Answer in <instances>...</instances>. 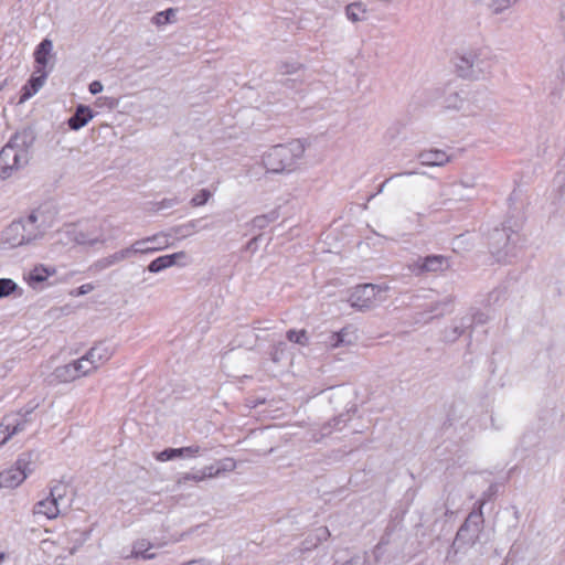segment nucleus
Masks as SVG:
<instances>
[{"label": "nucleus", "mask_w": 565, "mask_h": 565, "mask_svg": "<svg viewBox=\"0 0 565 565\" xmlns=\"http://www.w3.org/2000/svg\"><path fill=\"white\" fill-rule=\"evenodd\" d=\"M34 134L29 129L17 131L0 150V178L9 179L23 169L30 160Z\"/></svg>", "instance_id": "obj_1"}, {"label": "nucleus", "mask_w": 565, "mask_h": 565, "mask_svg": "<svg viewBox=\"0 0 565 565\" xmlns=\"http://www.w3.org/2000/svg\"><path fill=\"white\" fill-rule=\"evenodd\" d=\"M305 153V145L295 139L287 143L273 146L263 154V164L271 173H290L299 164Z\"/></svg>", "instance_id": "obj_2"}, {"label": "nucleus", "mask_w": 565, "mask_h": 565, "mask_svg": "<svg viewBox=\"0 0 565 565\" xmlns=\"http://www.w3.org/2000/svg\"><path fill=\"white\" fill-rule=\"evenodd\" d=\"M455 67L460 77L477 81L490 75L492 60L481 50H467L456 55Z\"/></svg>", "instance_id": "obj_3"}, {"label": "nucleus", "mask_w": 565, "mask_h": 565, "mask_svg": "<svg viewBox=\"0 0 565 565\" xmlns=\"http://www.w3.org/2000/svg\"><path fill=\"white\" fill-rule=\"evenodd\" d=\"M482 524L483 515L480 507L478 511L470 512L463 524L459 527L447 557L449 558L452 554L466 552L473 546L479 540Z\"/></svg>", "instance_id": "obj_4"}, {"label": "nucleus", "mask_w": 565, "mask_h": 565, "mask_svg": "<svg viewBox=\"0 0 565 565\" xmlns=\"http://www.w3.org/2000/svg\"><path fill=\"white\" fill-rule=\"evenodd\" d=\"M519 234L510 226L503 224L501 228L495 227L489 234V249L497 262H508L516 256V243Z\"/></svg>", "instance_id": "obj_5"}, {"label": "nucleus", "mask_w": 565, "mask_h": 565, "mask_svg": "<svg viewBox=\"0 0 565 565\" xmlns=\"http://www.w3.org/2000/svg\"><path fill=\"white\" fill-rule=\"evenodd\" d=\"M34 470L32 455L21 454L14 465L0 473V488L19 487Z\"/></svg>", "instance_id": "obj_6"}, {"label": "nucleus", "mask_w": 565, "mask_h": 565, "mask_svg": "<svg viewBox=\"0 0 565 565\" xmlns=\"http://www.w3.org/2000/svg\"><path fill=\"white\" fill-rule=\"evenodd\" d=\"M387 290L386 287L374 284H363L353 288L349 302L353 308L359 310H366L375 307L379 302L383 301V294Z\"/></svg>", "instance_id": "obj_7"}, {"label": "nucleus", "mask_w": 565, "mask_h": 565, "mask_svg": "<svg viewBox=\"0 0 565 565\" xmlns=\"http://www.w3.org/2000/svg\"><path fill=\"white\" fill-rule=\"evenodd\" d=\"M23 224V235L28 244L41 238L52 226V217L42 209L32 211L26 217L17 220Z\"/></svg>", "instance_id": "obj_8"}, {"label": "nucleus", "mask_w": 565, "mask_h": 565, "mask_svg": "<svg viewBox=\"0 0 565 565\" xmlns=\"http://www.w3.org/2000/svg\"><path fill=\"white\" fill-rule=\"evenodd\" d=\"M67 487L60 482L50 489V494L35 503L33 514L35 516H44L47 520H53L61 513V504L66 495Z\"/></svg>", "instance_id": "obj_9"}, {"label": "nucleus", "mask_w": 565, "mask_h": 565, "mask_svg": "<svg viewBox=\"0 0 565 565\" xmlns=\"http://www.w3.org/2000/svg\"><path fill=\"white\" fill-rule=\"evenodd\" d=\"M450 267L449 259L443 255H429L426 257H418L408 268L415 276H420L425 273L444 271Z\"/></svg>", "instance_id": "obj_10"}, {"label": "nucleus", "mask_w": 565, "mask_h": 565, "mask_svg": "<svg viewBox=\"0 0 565 565\" xmlns=\"http://www.w3.org/2000/svg\"><path fill=\"white\" fill-rule=\"evenodd\" d=\"M36 406L38 405H28L18 412H12L3 416L13 436L24 431L30 426L33 422L32 414Z\"/></svg>", "instance_id": "obj_11"}, {"label": "nucleus", "mask_w": 565, "mask_h": 565, "mask_svg": "<svg viewBox=\"0 0 565 565\" xmlns=\"http://www.w3.org/2000/svg\"><path fill=\"white\" fill-rule=\"evenodd\" d=\"M207 448H203L200 445L193 444L186 447L181 448H166L164 450L158 452L156 455V459L158 461H169L175 458L182 459H194L201 456L203 452H206Z\"/></svg>", "instance_id": "obj_12"}, {"label": "nucleus", "mask_w": 565, "mask_h": 565, "mask_svg": "<svg viewBox=\"0 0 565 565\" xmlns=\"http://www.w3.org/2000/svg\"><path fill=\"white\" fill-rule=\"evenodd\" d=\"M73 241L77 245L95 247L96 245H105L108 238L105 236L102 226H95L87 230H74Z\"/></svg>", "instance_id": "obj_13"}, {"label": "nucleus", "mask_w": 565, "mask_h": 565, "mask_svg": "<svg viewBox=\"0 0 565 565\" xmlns=\"http://www.w3.org/2000/svg\"><path fill=\"white\" fill-rule=\"evenodd\" d=\"M420 164L427 167H444L450 162L452 157L441 149H425L417 154Z\"/></svg>", "instance_id": "obj_14"}, {"label": "nucleus", "mask_w": 565, "mask_h": 565, "mask_svg": "<svg viewBox=\"0 0 565 565\" xmlns=\"http://www.w3.org/2000/svg\"><path fill=\"white\" fill-rule=\"evenodd\" d=\"M2 242L10 248H15L22 245H28L25 236L23 235V224L13 221L2 233Z\"/></svg>", "instance_id": "obj_15"}, {"label": "nucleus", "mask_w": 565, "mask_h": 565, "mask_svg": "<svg viewBox=\"0 0 565 565\" xmlns=\"http://www.w3.org/2000/svg\"><path fill=\"white\" fill-rule=\"evenodd\" d=\"M162 543H152L147 539H139L132 543V550L129 554L122 555L124 558H141V559H152L156 557L154 553H149V551L153 547H162Z\"/></svg>", "instance_id": "obj_16"}, {"label": "nucleus", "mask_w": 565, "mask_h": 565, "mask_svg": "<svg viewBox=\"0 0 565 565\" xmlns=\"http://www.w3.org/2000/svg\"><path fill=\"white\" fill-rule=\"evenodd\" d=\"M49 72L43 67H35L34 73L30 77L28 84L23 87V93L21 95V102H24L32 97L34 94L39 92V89L44 85L47 78Z\"/></svg>", "instance_id": "obj_17"}, {"label": "nucleus", "mask_w": 565, "mask_h": 565, "mask_svg": "<svg viewBox=\"0 0 565 565\" xmlns=\"http://www.w3.org/2000/svg\"><path fill=\"white\" fill-rule=\"evenodd\" d=\"M115 347L106 341L99 342L87 351V355L96 369L107 362L114 354Z\"/></svg>", "instance_id": "obj_18"}, {"label": "nucleus", "mask_w": 565, "mask_h": 565, "mask_svg": "<svg viewBox=\"0 0 565 565\" xmlns=\"http://www.w3.org/2000/svg\"><path fill=\"white\" fill-rule=\"evenodd\" d=\"M136 244H142V246L140 247V248H142L141 255H147V254H153L156 252L167 248L169 245V242H168L167 235H164L162 233H158V234H154L151 236H147V237L137 239Z\"/></svg>", "instance_id": "obj_19"}, {"label": "nucleus", "mask_w": 565, "mask_h": 565, "mask_svg": "<svg viewBox=\"0 0 565 565\" xmlns=\"http://www.w3.org/2000/svg\"><path fill=\"white\" fill-rule=\"evenodd\" d=\"M93 111L88 106L78 105L75 113L68 118L67 125L72 130H79L93 118Z\"/></svg>", "instance_id": "obj_20"}, {"label": "nucleus", "mask_w": 565, "mask_h": 565, "mask_svg": "<svg viewBox=\"0 0 565 565\" xmlns=\"http://www.w3.org/2000/svg\"><path fill=\"white\" fill-rule=\"evenodd\" d=\"M56 273L55 268L43 265L35 266L26 276V281L32 288L44 282L50 276Z\"/></svg>", "instance_id": "obj_21"}, {"label": "nucleus", "mask_w": 565, "mask_h": 565, "mask_svg": "<svg viewBox=\"0 0 565 565\" xmlns=\"http://www.w3.org/2000/svg\"><path fill=\"white\" fill-rule=\"evenodd\" d=\"M53 50V42L50 39H44L34 51L35 67L46 68L49 56Z\"/></svg>", "instance_id": "obj_22"}, {"label": "nucleus", "mask_w": 565, "mask_h": 565, "mask_svg": "<svg viewBox=\"0 0 565 565\" xmlns=\"http://www.w3.org/2000/svg\"><path fill=\"white\" fill-rule=\"evenodd\" d=\"M52 376L55 381L60 383H70L78 379L72 362L65 365L57 366L53 371Z\"/></svg>", "instance_id": "obj_23"}, {"label": "nucleus", "mask_w": 565, "mask_h": 565, "mask_svg": "<svg viewBox=\"0 0 565 565\" xmlns=\"http://www.w3.org/2000/svg\"><path fill=\"white\" fill-rule=\"evenodd\" d=\"M445 107L447 109L461 110L466 115L476 114L475 110L469 109L468 103L458 93L450 94L445 98Z\"/></svg>", "instance_id": "obj_24"}, {"label": "nucleus", "mask_w": 565, "mask_h": 565, "mask_svg": "<svg viewBox=\"0 0 565 565\" xmlns=\"http://www.w3.org/2000/svg\"><path fill=\"white\" fill-rule=\"evenodd\" d=\"M142 244H136V241L131 243L129 246L120 248L113 253L115 262L118 264L129 260L137 255H141L142 248H140Z\"/></svg>", "instance_id": "obj_25"}, {"label": "nucleus", "mask_w": 565, "mask_h": 565, "mask_svg": "<svg viewBox=\"0 0 565 565\" xmlns=\"http://www.w3.org/2000/svg\"><path fill=\"white\" fill-rule=\"evenodd\" d=\"M366 14V7L362 2H353L345 7V15L353 23L365 21Z\"/></svg>", "instance_id": "obj_26"}, {"label": "nucleus", "mask_w": 565, "mask_h": 565, "mask_svg": "<svg viewBox=\"0 0 565 565\" xmlns=\"http://www.w3.org/2000/svg\"><path fill=\"white\" fill-rule=\"evenodd\" d=\"M72 364L75 367V372L77 373L78 379L82 376H86L97 370L96 364L92 363L87 354L83 355L77 360L72 361Z\"/></svg>", "instance_id": "obj_27"}, {"label": "nucleus", "mask_w": 565, "mask_h": 565, "mask_svg": "<svg viewBox=\"0 0 565 565\" xmlns=\"http://www.w3.org/2000/svg\"><path fill=\"white\" fill-rule=\"evenodd\" d=\"M466 320H470V318H461L459 323H456L444 331V339L447 342L456 341L461 334H463L465 330L468 329V324Z\"/></svg>", "instance_id": "obj_28"}, {"label": "nucleus", "mask_w": 565, "mask_h": 565, "mask_svg": "<svg viewBox=\"0 0 565 565\" xmlns=\"http://www.w3.org/2000/svg\"><path fill=\"white\" fill-rule=\"evenodd\" d=\"M115 265H117V263L115 262L114 255L109 254L105 257L98 258L95 262H93L88 267V271L90 274H98Z\"/></svg>", "instance_id": "obj_29"}, {"label": "nucleus", "mask_w": 565, "mask_h": 565, "mask_svg": "<svg viewBox=\"0 0 565 565\" xmlns=\"http://www.w3.org/2000/svg\"><path fill=\"white\" fill-rule=\"evenodd\" d=\"M520 0H489L487 2V8L492 14L499 15L516 4Z\"/></svg>", "instance_id": "obj_30"}, {"label": "nucleus", "mask_w": 565, "mask_h": 565, "mask_svg": "<svg viewBox=\"0 0 565 565\" xmlns=\"http://www.w3.org/2000/svg\"><path fill=\"white\" fill-rule=\"evenodd\" d=\"M175 14H177V9H173V8H169L167 10L157 12L152 17V23L156 24L157 26H162L168 23H172L174 21Z\"/></svg>", "instance_id": "obj_31"}, {"label": "nucleus", "mask_w": 565, "mask_h": 565, "mask_svg": "<svg viewBox=\"0 0 565 565\" xmlns=\"http://www.w3.org/2000/svg\"><path fill=\"white\" fill-rule=\"evenodd\" d=\"M279 217L277 211H270L267 214L257 215L253 218L252 223L255 228L263 230L270 223L275 222Z\"/></svg>", "instance_id": "obj_32"}, {"label": "nucleus", "mask_w": 565, "mask_h": 565, "mask_svg": "<svg viewBox=\"0 0 565 565\" xmlns=\"http://www.w3.org/2000/svg\"><path fill=\"white\" fill-rule=\"evenodd\" d=\"M170 262H171V259L168 258L167 255H162V256H159L156 259L151 260L149 263L147 269H148V271H150L152 274H158L167 268H170L171 267Z\"/></svg>", "instance_id": "obj_33"}, {"label": "nucleus", "mask_w": 565, "mask_h": 565, "mask_svg": "<svg viewBox=\"0 0 565 565\" xmlns=\"http://www.w3.org/2000/svg\"><path fill=\"white\" fill-rule=\"evenodd\" d=\"M463 318H470V320H466V323L468 324V328H471L472 326L487 323L490 320V315L481 310H475Z\"/></svg>", "instance_id": "obj_34"}, {"label": "nucleus", "mask_w": 565, "mask_h": 565, "mask_svg": "<svg viewBox=\"0 0 565 565\" xmlns=\"http://www.w3.org/2000/svg\"><path fill=\"white\" fill-rule=\"evenodd\" d=\"M286 337L290 342L300 344L302 347L308 345L309 343V338L306 330H288Z\"/></svg>", "instance_id": "obj_35"}, {"label": "nucleus", "mask_w": 565, "mask_h": 565, "mask_svg": "<svg viewBox=\"0 0 565 565\" xmlns=\"http://www.w3.org/2000/svg\"><path fill=\"white\" fill-rule=\"evenodd\" d=\"M344 333L339 332H332L328 335V339L324 341V343L332 349L342 347V345H350V339H343Z\"/></svg>", "instance_id": "obj_36"}, {"label": "nucleus", "mask_w": 565, "mask_h": 565, "mask_svg": "<svg viewBox=\"0 0 565 565\" xmlns=\"http://www.w3.org/2000/svg\"><path fill=\"white\" fill-rule=\"evenodd\" d=\"M286 352H287V343L280 341L273 345L271 351H270V360L274 363H279L285 359Z\"/></svg>", "instance_id": "obj_37"}, {"label": "nucleus", "mask_w": 565, "mask_h": 565, "mask_svg": "<svg viewBox=\"0 0 565 565\" xmlns=\"http://www.w3.org/2000/svg\"><path fill=\"white\" fill-rule=\"evenodd\" d=\"M19 289L17 282L10 278H0V299L10 296Z\"/></svg>", "instance_id": "obj_38"}, {"label": "nucleus", "mask_w": 565, "mask_h": 565, "mask_svg": "<svg viewBox=\"0 0 565 565\" xmlns=\"http://www.w3.org/2000/svg\"><path fill=\"white\" fill-rule=\"evenodd\" d=\"M334 565H372L367 553H359L344 562H335Z\"/></svg>", "instance_id": "obj_39"}, {"label": "nucleus", "mask_w": 565, "mask_h": 565, "mask_svg": "<svg viewBox=\"0 0 565 565\" xmlns=\"http://www.w3.org/2000/svg\"><path fill=\"white\" fill-rule=\"evenodd\" d=\"M213 193L209 189H202L199 191L198 194H195L191 201L190 204L194 207L203 206L207 203V201L212 198Z\"/></svg>", "instance_id": "obj_40"}, {"label": "nucleus", "mask_w": 565, "mask_h": 565, "mask_svg": "<svg viewBox=\"0 0 565 565\" xmlns=\"http://www.w3.org/2000/svg\"><path fill=\"white\" fill-rule=\"evenodd\" d=\"M503 296L504 291L502 289H493L488 294L487 299L483 301L484 307L491 308L499 305Z\"/></svg>", "instance_id": "obj_41"}, {"label": "nucleus", "mask_w": 565, "mask_h": 565, "mask_svg": "<svg viewBox=\"0 0 565 565\" xmlns=\"http://www.w3.org/2000/svg\"><path fill=\"white\" fill-rule=\"evenodd\" d=\"M202 218L191 220L185 223L182 228L184 230L185 235H192L199 231L207 230V225H201Z\"/></svg>", "instance_id": "obj_42"}, {"label": "nucleus", "mask_w": 565, "mask_h": 565, "mask_svg": "<svg viewBox=\"0 0 565 565\" xmlns=\"http://www.w3.org/2000/svg\"><path fill=\"white\" fill-rule=\"evenodd\" d=\"M171 259V267L174 265L186 266L190 263V257L183 250L167 255Z\"/></svg>", "instance_id": "obj_43"}, {"label": "nucleus", "mask_w": 565, "mask_h": 565, "mask_svg": "<svg viewBox=\"0 0 565 565\" xmlns=\"http://www.w3.org/2000/svg\"><path fill=\"white\" fill-rule=\"evenodd\" d=\"M12 436L8 424L2 417L0 422V446L4 445Z\"/></svg>", "instance_id": "obj_44"}, {"label": "nucleus", "mask_w": 565, "mask_h": 565, "mask_svg": "<svg viewBox=\"0 0 565 565\" xmlns=\"http://www.w3.org/2000/svg\"><path fill=\"white\" fill-rule=\"evenodd\" d=\"M188 481H195V482L203 481L201 470L195 471V472H186V473L182 475L179 478L178 483L181 484V483H185Z\"/></svg>", "instance_id": "obj_45"}, {"label": "nucleus", "mask_w": 565, "mask_h": 565, "mask_svg": "<svg viewBox=\"0 0 565 565\" xmlns=\"http://www.w3.org/2000/svg\"><path fill=\"white\" fill-rule=\"evenodd\" d=\"M330 536V532L327 526H319L315 530L316 542L312 544L316 546L318 543L326 541Z\"/></svg>", "instance_id": "obj_46"}, {"label": "nucleus", "mask_w": 565, "mask_h": 565, "mask_svg": "<svg viewBox=\"0 0 565 565\" xmlns=\"http://www.w3.org/2000/svg\"><path fill=\"white\" fill-rule=\"evenodd\" d=\"M236 468V462L233 458H225L220 461V466L217 467L221 470V473L226 471H233Z\"/></svg>", "instance_id": "obj_47"}, {"label": "nucleus", "mask_w": 565, "mask_h": 565, "mask_svg": "<svg viewBox=\"0 0 565 565\" xmlns=\"http://www.w3.org/2000/svg\"><path fill=\"white\" fill-rule=\"evenodd\" d=\"M94 288H95V286L90 282L84 284V285L79 286L78 288L72 290L71 296H74V297L84 296V295L93 291Z\"/></svg>", "instance_id": "obj_48"}, {"label": "nucleus", "mask_w": 565, "mask_h": 565, "mask_svg": "<svg viewBox=\"0 0 565 565\" xmlns=\"http://www.w3.org/2000/svg\"><path fill=\"white\" fill-rule=\"evenodd\" d=\"M415 173H416L415 171H405V172H402V173H397V174L392 175L391 178L386 179L382 184H380V186H379L377 191H376L374 194L370 195V198H369V200H367V201H371V200H372L373 198H375L377 194L382 193V192H383V190H384V188H385V185H386V184L388 183V181H390L391 179H393L394 177H399V175H412V174H415Z\"/></svg>", "instance_id": "obj_49"}, {"label": "nucleus", "mask_w": 565, "mask_h": 565, "mask_svg": "<svg viewBox=\"0 0 565 565\" xmlns=\"http://www.w3.org/2000/svg\"><path fill=\"white\" fill-rule=\"evenodd\" d=\"M203 480L206 478H215L221 475V470L217 469V467L214 466H206L201 470Z\"/></svg>", "instance_id": "obj_50"}, {"label": "nucleus", "mask_w": 565, "mask_h": 565, "mask_svg": "<svg viewBox=\"0 0 565 565\" xmlns=\"http://www.w3.org/2000/svg\"><path fill=\"white\" fill-rule=\"evenodd\" d=\"M339 333H345L343 334V339H350V345L356 341L355 330L352 327H344L339 331Z\"/></svg>", "instance_id": "obj_51"}, {"label": "nucleus", "mask_w": 565, "mask_h": 565, "mask_svg": "<svg viewBox=\"0 0 565 565\" xmlns=\"http://www.w3.org/2000/svg\"><path fill=\"white\" fill-rule=\"evenodd\" d=\"M88 90L93 95H97L103 90V84L99 81H93L89 86Z\"/></svg>", "instance_id": "obj_52"}, {"label": "nucleus", "mask_w": 565, "mask_h": 565, "mask_svg": "<svg viewBox=\"0 0 565 565\" xmlns=\"http://www.w3.org/2000/svg\"><path fill=\"white\" fill-rule=\"evenodd\" d=\"M300 67L299 64L292 63V64H284L281 65V72L284 74H294L298 68Z\"/></svg>", "instance_id": "obj_53"}, {"label": "nucleus", "mask_w": 565, "mask_h": 565, "mask_svg": "<svg viewBox=\"0 0 565 565\" xmlns=\"http://www.w3.org/2000/svg\"><path fill=\"white\" fill-rule=\"evenodd\" d=\"M345 420H347V419H345V415H340V416H338V417H335V418L333 419L332 427H333L334 429L340 430V429L342 428V425H344V424H345Z\"/></svg>", "instance_id": "obj_54"}, {"label": "nucleus", "mask_w": 565, "mask_h": 565, "mask_svg": "<svg viewBox=\"0 0 565 565\" xmlns=\"http://www.w3.org/2000/svg\"><path fill=\"white\" fill-rule=\"evenodd\" d=\"M183 565H211V564L206 559L200 558V559L190 561L188 563H184Z\"/></svg>", "instance_id": "obj_55"}, {"label": "nucleus", "mask_w": 565, "mask_h": 565, "mask_svg": "<svg viewBox=\"0 0 565 565\" xmlns=\"http://www.w3.org/2000/svg\"><path fill=\"white\" fill-rule=\"evenodd\" d=\"M177 203H178V201H177V200H164V201H162V203H161V204H162L163 206L170 207V206H172V205H174V204H177Z\"/></svg>", "instance_id": "obj_56"}, {"label": "nucleus", "mask_w": 565, "mask_h": 565, "mask_svg": "<svg viewBox=\"0 0 565 565\" xmlns=\"http://www.w3.org/2000/svg\"><path fill=\"white\" fill-rule=\"evenodd\" d=\"M257 239H258V237H254V238H252V239L247 243L246 248H247V249H254V248H255V247H254V245L256 244Z\"/></svg>", "instance_id": "obj_57"}, {"label": "nucleus", "mask_w": 565, "mask_h": 565, "mask_svg": "<svg viewBox=\"0 0 565 565\" xmlns=\"http://www.w3.org/2000/svg\"><path fill=\"white\" fill-rule=\"evenodd\" d=\"M440 306L439 302H436L434 307H431L430 312H436L435 316L441 315L443 311L438 310V307Z\"/></svg>", "instance_id": "obj_58"}, {"label": "nucleus", "mask_w": 565, "mask_h": 565, "mask_svg": "<svg viewBox=\"0 0 565 565\" xmlns=\"http://www.w3.org/2000/svg\"><path fill=\"white\" fill-rule=\"evenodd\" d=\"M460 185H462L463 188L472 186V184H470V183H468V182H465V181H461V182H460Z\"/></svg>", "instance_id": "obj_59"}, {"label": "nucleus", "mask_w": 565, "mask_h": 565, "mask_svg": "<svg viewBox=\"0 0 565 565\" xmlns=\"http://www.w3.org/2000/svg\"><path fill=\"white\" fill-rule=\"evenodd\" d=\"M7 85V79H4L3 82H1L0 84V92L3 89V87Z\"/></svg>", "instance_id": "obj_60"}, {"label": "nucleus", "mask_w": 565, "mask_h": 565, "mask_svg": "<svg viewBox=\"0 0 565 565\" xmlns=\"http://www.w3.org/2000/svg\"><path fill=\"white\" fill-rule=\"evenodd\" d=\"M380 550H381V546H380V545H377V546L375 547L374 553H375V554H377V552H379Z\"/></svg>", "instance_id": "obj_61"}]
</instances>
